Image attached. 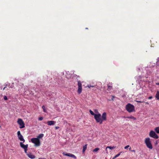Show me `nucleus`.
<instances>
[{
  "instance_id": "393cba45",
  "label": "nucleus",
  "mask_w": 159,
  "mask_h": 159,
  "mask_svg": "<svg viewBox=\"0 0 159 159\" xmlns=\"http://www.w3.org/2000/svg\"><path fill=\"white\" fill-rule=\"evenodd\" d=\"M96 85H88V87L89 88H90V87H96Z\"/></svg>"
},
{
  "instance_id": "7ed1b4c3",
  "label": "nucleus",
  "mask_w": 159,
  "mask_h": 159,
  "mask_svg": "<svg viewBox=\"0 0 159 159\" xmlns=\"http://www.w3.org/2000/svg\"><path fill=\"white\" fill-rule=\"evenodd\" d=\"M31 142L34 143L36 146H39L40 145V143L39 139L37 138H33L31 139Z\"/></svg>"
},
{
  "instance_id": "20e7f679",
  "label": "nucleus",
  "mask_w": 159,
  "mask_h": 159,
  "mask_svg": "<svg viewBox=\"0 0 159 159\" xmlns=\"http://www.w3.org/2000/svg\"><path fill=\"white\" fill-rule=\"evenodd\" d=\"M101 115L100 114H96L94 115V117L97 122H99L100 124H102V122L100 118Z\"/></svg>"
},
{
  "instance_id": "f257e3e1",
  "label": "nucleus",
  "mask_w": 159,
  "mask_h": 159,
  "mask_svg": "<svg viewBox=\"0 0 159 159\" xmlns=\"http://www.w3.org/2000/svg\"><path fill=\"white\" fill-rule=\"evenodd\" d=\"M126 109L129 113L135 111L134 106L130 103H128L126 105Z\"/></svg>"
},
{
  "instance_id": "4be33fe9",
  "label": "nucleus",
  "mask_w": 159,
  "mask_h": 159,
  "mask_svg": "<svg viewBox=\"0 0 159 159\" xmlns=\"http://www.w3.org/2000/svg\"><path fill=\"white\" fill-rule=\"evenodd\" d=\"M99 150V148H96L93 150V152H97Z\"/></svg>"
},
{
  "instance_id": "423d86ee",
  "label": "nucleus",
  "mask_w": 159,
  "mask_h": 159,
  "mask_svg": "<svg viewBox=\"0 0 159 159\" xmlns=\"http://www.w3.org/2000/svg\"><path fill=\"white\" fill-rule=\"evenodd\" d=\"M17 122L20 125V128H23L25 127V123L22 119H18Z\"/></svg>"
},
{
  "instance_id": "c85d7f7f",
  "label": "nucleus",
  "mask_w": 159,
  "mask_h": 159,
  "mask_svg": "<svg viewBox=\"0 0 159 159\" xmlns=\"http://www.w3.org/2000/svg\"><path fill=\"white\" fill-rule=\"evenodd\" d=\"M13 84H14V83H12V84L11 85V86H10V87H9V88H13L14 87V85H13Z\"/></svg>"
},
{
  "instance_id": "f3484780",
  "label": "nucleus",
  "mask_w": 159,
  "mask_h": 159,
  "mask_svg": "<svg viewBox=\"0 0 159 159\" xmlns=\"http://www.w3.org/2000/svg\"><path fill=\"white\" fill-rule=\"evenodd\" d=\"M126 118H129V119H133L134 120H136V118L134 117V116H130L127 117H126Z\"/></svg>"
},
{
  "instance_id": "7c9ffc66",
  "label": "nucleus",
  "mask_w": 159,
  "mask_h": 159,
  "mask_svg": "<svg viewBox=\"0 0 159 159\" xmlns=\"http://www.w3.org/2000/svg\"><path fill=\"white\" fill-rule=\"evenodd\" d=\"M24 151H25V153H27V150H28L27 148H25V149H24Z\"/></svg>"
},
{
  "instance_id": "ddd939ff",
  "label": "nucleus",
  "mask_w": 159,
  "mask_h": 159,
  "mask_svg": "<svg viewBox=\"0 0 159 159\" xmlns=\"http://www.w3.org/2000/svg\"><path fill=\"white\" fill-rule=\"evenodd\" d=\"M18 137L19 139L21 141H23V143H24L25 142V140L24 139L22 135L21 134V135H20L18 136Z\"/></svg>"
},
{
  "instance_id": "dca6fc26",
  "label": "nucleus",
  "mask_w": 159,
  "mask_h": 159,
  "mask_svg": "<svg viewBox=\"0 0 159 159\" xmlns=\"http://www.w3.org/2000/svg\"><path fill=\"white\" fill-rule=\"evenodd\" d=\"M44 134H42L39 135L38 136L37 138H38L39 139L42 138L43 137Z\"/></svg>"
},
{
  "instance_id": "aec40b11",
  "label": "nucleus",
  "mask_w": 159,
  "mask_h": 159,
  "mask_svg": "<svg viewBox=\"0 0 159 159\" xmlns=\"http://www.w3.org/2000/svg\"><path fill=\"white\" fill-rule=\"evenodd\" d=\"M107 90L109 91L111 90L112 88V87L111 85H107Z\"/></svg>"
},
{
  "instance_id": "f03ea898",
  "label": "nucleus",
  "mask_w": 159,
  "mask_h": 159,
  "mask_svg": "<svg viewBox=\"0 0 159 159\" xmlns=\"http://www.w3.org/2000/svg\"><path fill=\"white\" fill-rule=\"evenodd\" d=\"M145 142L148 148L150 149L152 148V146L150 141V139L149 138H146L145 139Z\"/></svg>"
},
{
  "instance_id": "39448f33",
  "label": "nucleus",
  "mask_w": 159,
  "mask_h": 159,
  "mask_svg": "<svg viewBox=\"0 0 159 159\" xmlns=\"http://www.w3.org/2000/svg\"><path fill=\"white\" fill-rule=\"evenodd\" d=\"M149 135L151 137L155 139H157L158 138V136L156 134L155 132L153 130H151L150 131Z\"/></svg>"
},
{
  "instance_id": "6e6552de",
  "label": "nucleus",
  "mask_w": 159,
  "mask_h": 159,
  "mask_svg": "<svg viewBox=\"0 0 159 159\" xmlns=\"http://www.w3.org/2000/svg\"><path fill=\"white\" fill-rule=\"evenodd\" d=\"M78 88L77 92L79 94H80L82 92V84L81 83L80 81H79L78 82Z\"/></svg>"
},
{
  "instance_id": "0eeeda50",
  "label": "nucleus",
  "mask_w": 159,
  "mask_h": 159,
  "mask_svg": "<svg viewBox=\"0 0 159 159\" xmlns=\"http://www.w3.org/2000/svg\"><path fill=\"white\" fill-rule=\"evenodd\" d=\"M62 154L64 156H67L72 157L74 159H76V157L74 154L70 153H66L65 152H63Z\"/></svg>"
},
{
  "instance_id": "1a4fd4ad",
  "label": "nucleus",
  "mask_w": 159,
  "mask_h": 159,
  "mask_svg": "<svg viewBox=\"0 0 159 159\" xmlns=\"http://www.w3.org/2000/svg\"><path fill=\"white\" fill-rule=\"evenodd\" d=\"M101 119L102 122L103 121H105L107 120L106 113V112H104L102 114V119Z\"/></svg>"
},
{
  "instance_id": "9d476101",
  "label": "nucleus",
  "mask_w": 159,
  "mask_h": 159,
  "mask_svg": "<svg viewBox=\"0 0 159 159\" xmlns=\"http://www.w3.org/2000/svg\"><path fill=\"white\" fill-rule=\"evenodd\" d=\"M20 147L24 149H25V148H27L28 147V145H24L23 144V143L22 142H20Z\"/></svg>"
},
{
  "instance_id": "2eb2a0df",
  "label": "nucleus",
  "mask_w": 159,
  "mask_h": 159,
  "mask_svg": "<svg viewBox=\"0 0 159 159\" xmlns=\"http://www.w3.org/2000/svg\"><path fill=\"white\" fill-rule=\"evenodd\" d=\"M156 98L157 100H159V91H157L156 95Z\"/></svg>"
},
{
  "instance_id": "2f4dec72",
  "label": "nucleus",
  "mask_w": 159,
  "mask_h": 159,
  "mask_svg": "<svg viewBox=\"0 0 159 159\" xmlns=\"http://www.w3.org/2000/svg\"><path fill=\"white\" fill-rule=\"evenodd\" d=\"M136 101L137 102H139V103H142V102H143V101Z\"/></svg>"
},
{
  "instance_id": "72a5a7b5",
  "label": "nucleus",
  "mask_w": 159,
  "mask_h": 159,
  "mask_svg": "<svg viewBox=\"0 0 159 159\" xmlns=\"http://www.w3.org/2000/svg\"><path fill=\"white\" fill-rule=\"evenodd\" d=\"M59 128V127H58V126H56V127H55V129H58Z\"/></svg>"
},
{
  "instance_id": "a878e982",
  "label": "nucleus",
  "mask_w": 159,
  "mask_h": 159,
  "mask_svg": "<svg viewBox=\"0 0 159 159\" xmlns=\"http://www.w3.org/2000/svg\"><path fill=\"white\" fill-rule=\"evenodd\" d=\"M17 134L18 136L21 135V134H20V131H19L17 132Z\"/></svg>"
},
{
  "instance_id": "b1692460",
  "label": "nucleus",
  "mask_w": 159,
  "mask_h": 159,
  "mask_svg": "<svg viewBox=\"0 0 159 159\" xmlns=\"http://www.w3.org/2000/svg\"><path fill=\"white\" fill-rule=\"evenodd\" d=\"M42 108L43 109V111L45 112H47V110L45 108V107L44 106H42Z\"/></svg>"
},
{
  "instance_id": "f8f14e48",
  "label": "nucleus",
  "mask_w": 159,
  "mask_h": 159,
  "mask_svg": "<svg viewBox=\"0 0 159 159\" xmlns=\"http://www.w3.org/2000/svg\"><path fill=\"white\" fill-rule=\"evenodd\" d=\"M27 155L29 158L32 159H34L35 157V156L32 154L31 153H27Z\"/></svg>"
},
{
  "instance_id": "5701e85b",
  "label": "nucleus",
  "mask_w": 159,
  "mask_h": 159,
  "mask_svg": "<svg viewBox=\"0 0 159 159\" xmlns=\"http://www.w3.org/2000/svg\"><path fill=\"white\" fill-rule=\"evenodd\" d=\"M89 112L91 115H92L93 116H94V115H96V114H95L91 110H89Z\"/></svg>"
},
{
  "instance_id": "58836bf2",
  "label": "nucleus",
  "mask_w": 159,
  "mask_h": 159,
  "mask_svg": "<svg viewBox=\"0 0 159 159\" xmlns=\"http://www.w3.org/2000/svg\"><path fill=\"white\" fill-rule=\"evenodd\" d=\"M86 29H88V28H86Z\"/></svg>"
},
{
  "instance_id": "ea45409f",
  "label": "nucleus",
  "mask_w": 159,
  "mask_h": 159,
  "mask_svg": "<svg viewBox=\"0 0 159 159\" xmlns=\"http://www.w3.org/2000/svg\"><path fill=\"white\" fill-rule=\"evenodd\" d=\"M154 159H156V158H155Z\"/></svg>"
},
{
  "instance_id": "4468645a",
  "label": "nucleus",
  "mask_w": 159,
  "mask_h": 159,
  "mask_svg": "<svg viewBox=\"0 0 159 159\" xmlns=\"http://www.w3.org/2000/svg\"><path fill=\"white\" fill-rule=\"evenodd\" d=\"M116 148V147L115 146H113V147H111V146H107L106 147V151L107 153V148H108L112 150Z\"/></svg>"
},
{
  "instance_id": "bb28decb",
  "label": "nucleus",
  "mask_w": 159,
  "mask_h": 159,
  "mask_svg": "<svg viewBox=\"0 0 159 159\" xmlns=\"http://www.w3.org/2000/svg\"><path fill=\"white\" fill-rule=\"evenodd\" d=\"M3 98L5 100H7V98L6 96H4Z\"/></svg>"
},
{
  "instance_id": "9b49d317",
  "label": "nucleus",
  "mask_w": 159,
  "mask_h": 159,
  "mask_svg": "<svg viewBox=\"0 0 159 159\" xmlns=\"http://www.w3.org/2000/svg\"><path fill=\"white\" fill-rule=\"evenodd\" d=\"M55 123L56 122L55 121L52 120L48 121L47 122V124L48 125H54Z\"/></svg>"
},
{
  "instance_id": "a211bd4d",
  "label": "nucleus",
  "mask_w": 159,
  "mask_h": 159,
  "mask_svg": "<svg viewBox=\"0 0 159 159\" xmlns=\"http://www.w3.org/2000/svg\"><path fill=\"white\" fill-rule=\"evenodd\" d=\"M87 148V145L86 144L83 147V152H84L85 150Z\"/></svg>"
},
{
  "instance_id": "6ab92c4d",
  "label": "nucleus",
  "mask_w": 159,
  "mask_h": 159,
  "mask_svg": "<svg viewBox=\"0 0 159 159\" xmlns=\"http://www.w3.org/2000/svg\"><path fill=\"white\" fill-rule=\"evenodd\" d=\"M155 131L157 133H159V127H157L155 129Z\"/></svg>"
},
{
  "instance_id": "f704fd0d",
  "label": "nucleus",
  "mask_w": 159,
  "mask_h": 159,
  "mask_svg": "<svg viewBox=\"0 0 159 159\" xmlns=\"http://www.w3.org/2000/svg\"><path fill=\"white\" fill-rule=\"evenodd\" d=\"M7 84H6V86H5V87H4L3 88V90H4L6 88H7Z\"/></svg>"
},
{
  "instance_id": "c756f323",
  "label": "nucleus",
  "mask_w": 159,
  "mask_h": 159,
  "mask_svg": "<svg viewBox=\"0 0 159 159\" xmlns=\"http://www.w3.org/2000/svg\"><path fill=\"white\" fill-rule=\"evenodd\" d=\"M129 145H127L126 146H125L124 148L125 149H127L129 147Z\"/></svg>"
},
{
  "instance_id": "c9c22d12",
  "label": "nucleus",
  "mask_w": 159,
  "mask_h": 159,
  "mask_svg": "<svg viewBox=\"0 0 159 159\" xmlns=\"http://www.w3.org/2000/svg\"><path fill=\"white\" fill-rule=\"evenodd\" d=\"M114 98V96H112V100H113V98Z\"/></svg>"
},
{
  "instance_id": "e433bc0d",
  "label": "nucleus",
  "mask_w": 159,
  "mask_h": 159,
  "mask_svg": "<svg viewBox=\"0 0 159 159\" xmlns=\"http://www.w3.org/2000/svg\"><path fill=\"white\" fill-rule=\"evenodd\" d=\"M39 159H46L45 158H39Z\"/></svg>"
},
{
  "instance_id": "412c9836",
  "label": "nucleus",
  "mask_w": 159,
  "mask_h": 159,
  "mask_svg": "<svg viewBox=\"0 0 159 159\" xmlns=\"http://www.w3.org/2000/svg\"><path fill=\"white\" fill-rule=\"evenodd\" d=\"M121 153V152H120L118 154L116 155L113 158V159H115V158H116L117 157H119L120 154Z\"/></svg>"
},
{
  "instance_id": "473e14b6",
  "label": "nucleus",
  "mask_w": 159,
  "mask_h": 159,
  "mask_svg": "<svg viewBox=\"0 0 159 159\" xmlns=\"http://www.w3.org/2000/svg\"><path fill=\"white\" fill-rule=\"evenodd\" d=\"M152 96H150L148 98V99H152Z\"/></svg>"
},
{
  "instance_id": "4c0bfd02",
  "label": "nucleus",
  "mask_w": 159,
  "mask_h": 159,
  "mask_svg": "<svg viewBox=\"0 0 159 159\" xmlns=\"http://www.w3.org/2000/svg\"><path fill=\"white\" fill-rule=\"evenodd\" d=\"M145 103L146 104H148V105L149 104V103L148 102H146Z\"/></svg>"
},
{
  "instance_id": "cd10ccee",
  "label": "nucleus",
  "mask_w": 159,
  "mask_h": 159,
  "mask_svg": "<svg viewBox=\"0 0 159 159\" xmlns=\"http://www.w3.org/2000/svg\"><path fill=\"white\" fill-rule=\"evenodd\" d=\"M43 117H40L39 118V120H43Z\"/></svg>"
}]
</instances>
